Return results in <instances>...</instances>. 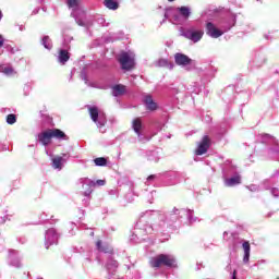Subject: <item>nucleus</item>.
I'll list each match as a JSON object with an SVG mask.
<instances>
[{
	"label": "nucleus",
	"mask_w": 279,
	"mask_h": 279,
	"mask_svg": "<svg viewBox=\"0 0 279 279\" xmlns=\"http://www.w3.org/2000/svg\"><path fill=\"white\" fill-rule=\"evenodd\" d=\"M257 1H263V0H257Z\"/></svg>",
	"instance_id": "obj_46"
},
{
	"label": "nucleus",
	"mask_w": 279,
	"mask_h": 279,
	"mask_svg": "<svg viewBox=\"0 0 279 279\" xmlns=\"http://www.w3.org/2000/svg\"><path fill=\"white\" fill-rule=\"evenodd\" d=\"M232 238L234 239V234H232Z\"/></svg>",
	"instance_id": "obj_44"
},
{
	"label": "nucleus",
	"mask_w": 279,
	"mask_h": 279,
	"mask_svg": "<svg viewBox=\"0 0 279 279\" xmlns=\"http://www.w3.org/2000/svg\"><path fill=\"white\" fill-rule=\"evenodd\" d=\"M56 243H58V233L56 232V229H49L45 235L46 250H49V245H53Z\"/></svg>",
	"instance_id": "obj_8"
},
{
	"label": "nucleus",
	"mask_w": 279,
	"mask_h": 279,
	"mask_svg": "<svg viewBox=\"0 0 279 279\" xmlns=\"http://www.w3.org/2000/svg\"><path fill=\"white\" fill-rule=\"evenodd\" d=\"M7 123L9 125H14V123H16V116L13 113L7 116Z\"/></svg>",
	"instance_id": "obj_27"
},
{
	"label": "nucleus",
	"mask_w": 279,
	"mask_h": 279,
	"mask_svg": "<svg viewBox=\"0 0 279 279\" xmlns=\"http://www.w3.org/2000/svg\"><path fill=\"white\" fill-rule=\"evenodd\" d=\"M262 143H267V141H271V135L269 134H262Z\"/></svg>",
	"instance_id": "obj_30"
},
{
	"label": "nucleus",
	"mask_w": 279,
	"mask_h": 279,
	"mask_svg": "<svg viewBox=\"0 0 279 279\" xmlns=\"http://www.w3.org/2000/svg\"><path fill=\"white\" fill-rule=\"evenodd\" d=\"M3 19V13L0 11V21Z\"/></svg>",
	"instance_id": "obj_39"
},
{
	"label": "nucleus",
	"mask_w": 279,
	"mask_h": 279,
	"mask_svg": "<svg viewBox=\"0 0 279 279\" xmlns=\"http://www.w3.org/2000/svg\"><path fill=\"white\" fill-rule=\"evenodd\" d=\"M210 148V137L208 135H205L201 143L198 144V147L196 149V156H204L206 151Z\"/></svg>",
	"instance_id": "obj_7"
},
{
	"label": "nucleus",
	"mask_w": 279,
	"mask_h": 279,
	"mask_svg": "<svg viewBox=\"0 0 279 279\" xmlns=\"http://www.w3.org/2000/svg\"><path fill=\"white\" fill-rule=\"evenodd\" d=\"M247 189H250L251 191H258V186L256 185H251Z\"/></svg>",
	"instance_id": "obj_33"
},
{
	"label": "nucleus",
	"mask_w": 279,
	"mask_h": 279,
	"mask_svg": "<svg viewBox=\"0 0 279 279\" xmlns=\"http://www.w3.org/2000/svg\"><path fill=\"white\" fill-rule=\"evenodd\" d=\"M0 73H4V75H14V69L8 64L0 65Z\"/></svg>",
	"instance_id": "obj_22"
},
{
	"label": "nucleus",
	"mask_w": 279,
	"mask_h": 279,
	"mask_svg": "<svg viewBox=\"0 0 279 279\" xmlns=\"http://www.w3.org/2000/svg\"><path fill=\"white\" fill-rule=\"evenodd\" d=\"M96 247L99 252H104L105 254L112 252V248H110V246H102L101 241H98L96 243Z\"/></svg>",
	"instance_id": "obj_24"
},
{
	"label": "nucleus",
	"mask_w": 279,
	"mask_h": 279,
	"mask_svg": "<svg viewBox=\"0 0 279 279\" xmlns=\"http://www.w3.org/2000/svg\"><path fill=\"white\" fill-rule=\"evenodd\" d=\"M240 182H241V175L239 174L225 179V184L227 186H236V184H239Z\"/></svg>",
	"instance_id": "obj_18"
},
{
	"label": "nucleus",
	"mask_w": 279,
	"mask_h": 279,
	"mask_svg": "<svg viewBox=\"0 0 279 279\" xmlns=\"http://www.w3.org/2000/svg\"><path fill=\"white\" fill-rule=\"evenodd\" d=\"M232 279H236V271L233 272Z\"/></svg>",
	"instance_id": "obj_38"
},
{
	"label": "nucleus",
	"mask_w": 279,
	"mask_h": 279,
	"mask_svg": "<svg viewBox=\"0 0 279 279\" xmlns=\"http://www.w3.org/2000/svg\"><path fill=\"white\" fill-rule=\"evenodd\" d=\"M51 138H53V137L51 135L50 129L38 134L39 143L44 144L45 146H47V145H49V143H51Z\"/></svg>",
	"instance_id": "obj_12"
},
{
	"label": "nucleus",
	"mask_w": 279,
	"mask_h": 279,
	"mask_svg": "<svg viewBox=\"0 0 279 279\" xmlns=\"http://www.w3.org/2000/svg\"><path fill=\"white\" fill-rule=\"evenodd\" d=\"M270 193H271L272 197H279V190H278V187H272L270 190Z\"/></svg>",
	"instance_id": "obj_32"
},
{
	"label": "nucleus",
	"mask_w": 279,
	"mask_h": 279,
	"mask_svg": "<svg viewBox=\"0 0 279 279\" xmlns=\"http://www.w3.org/2000/svg\"><path fill=\"white\" fill-rule=\"evenodd\" d=\"M269 156L275 158V160H279V150L276 148H270Z\"/></svg>",
	"instance_id": "obj_28"
},
{
	"label": "nucleus",
	"mask_w": 279,
	"mask_h": 279,
	"mask_svg": "<svg viewBox=\"0 0 279 279\" xmlns=\"http://www.w3.org/2000/svg\"><path fill=\"white\" fill-rule=\"evenodd\" d=\"M242 247L243 250H245V242H242Z\"/></svg>",
	"instance_id": "obj_40"
},
{
	"label": "nucleus",
	"mask_w": 279,
	"mask_h": 279,
	"mask_svg": "<svg viewBox=\"0 0 279 279\" xmlns=\"http://www.w3.org/2000/svg\"><path fill=\"white\" fill-rule=\"evenodd\" d=\"M82 16H84V13H82Z\"/></svg>",
	"instance_id": "obj_45"
},
{
	"label": "nucleus",
	"mask_w": 279,
	"mask_h": 279,
	"mask_svg": "<svg viewBox=\"0 0 279 279\" xmlns=\"http://www.w3.org/2000/svg\"><path fill=\"white\" fill-rule=\"evenodd\" d=\"M144 104H145L147 110H156V108H158V105L156 102H154V98H151L150 95H146L144 97Z\"/></svg>",
	"instance_id": "obj_17"
},
{
	"label": "nucleus",
	"mask_w": 279,
	"mask_h": 279,
	"mask_svg": "<svg viewBox=\"0 0 279 279\" xmlns=\"http://www.w3.org/2000/svg\"><path fill=\"white\" fill-rule=\"evenodd\" d=\"M80 184H82L83 189L85 191L83 192V195L85 197H89L90 193H93V186H105L106 180H97L96 182L88 179V178H82L78 180Z\"/></svg>",
	"instance_id": "obj_3"
},
{
	"label": "nucleus",
	"mask_w": 279,
	"mask_h": 279,
	"mask_svg": "<svg viewBox=\"0 0 279 279\" xmlns=\"http://www.w3.org/2000/svg\"><path fill=\"white\" fill-rule=\"evenodd\" d=\"M179 210L178 209H174V215H178Z\"/></svg>",
	"instance_id": "obj_42"
},
{
	"label": "nucleus",
	"mask_w": 279,
	"mask_h": 279,
	"mask_svg": "<svg viewBox=\"0 0 279 279\" xmlns=\"http://www.w3.org/2000/svg\"><path fill=\"white\" fill-rule=\"evenodd\" d=\"M182 213H186L187 214V218H189V221L191 222V223H193V211H191L190 209L189 210H182Z\"/></svg>",
	"instance_id": "obj_31"
},
{
	"label": "nucleus",
	"mask_w": 279,
	"mask_h": 279,
	"mask_svg": "<svg viewBox=\"0 0 279 279\" xmlns=\"http://www.w3.org/2000/svg\"><path fill=\"white\" fill-rule=\"evenodd\" d=\"M50 134L52 138H57L58 141H69V136L59 129H50Z\"/></svg>",
	"instance_id": "obj_14"
},
{
	"label": "nucleus",
	"mask_w": 279,
	"mask_h": 279,
	"mask_svg": "<svg viewBox=\"0 0 279 279\" xmlns=\"http://www.w3.org/2000/svg\"><path fill=\"white\" fill-rule=\"evenodd\" d=\"M41 45L45 47V49H52L53 44L51 43V38L49 36H45L41 40Z\"/></svg>",
	"instance_id": "obj_23"
},
{
	"label": "nucleus",
	"mask_w": 279,
	"mask_h": 279,
	"mask_svg": "<svg viewBox=\"0 0 279 279\" xmlns=\"http://www.w3.org/2000/svg\"><path fill=\"white\" fill-rule=\"evenodd\" d=\"M71 58V54H69V51L61 49L59 52V62L61 64H66L69 62V59Z\"/></svg>",
	"instance_id": "obj_19"
},
{
	"label": "nucleus",
	"mask_w": 279,
	"mask_h": 279,
	"mask_svg": "<svg viewBox=\"0 0 279 279\" xmlns=\"http://www.w3.org/2000/svg\"><path fill=\"white\" fill-rule=\"evenodd\" d=\"M125 93H128V89L122 84L114 85L112 87V95H113V97H121V96L125 95Z\"/></svg>",
	"instance_id": "obj_15"
},
{
	"label": "nucleus",
	"mask_w": 279,
	"mask_h": 279,
	"mask_svg": "<svg viewBox=\"0 0 279 279\" xmlns=\"http://www.w3.org/2000/svg\"><path fill=\"white\" fill-rule=\"evenodd\" d=\"M174 60H175V64H178L179 66H189V64H191V62H193V60H191V58H189L186 54H182V53H177L174 56Z\"/></svg>",
	"instance_id": "obj_10"
},
{
	"label": "nucleus",
	"mask_w": 279,
	"mask_h": 279,
	"mask_svg": "<svg viewBox=\"0 0 279 279\" xmlns=\"http://www.w3.org/2000/svg\"><path fill=\"white\" fill-rule=\"evenodd\" d=\"M181 36H184V38H187V40H192V43H199L202 38L204 37V31L202 28H197L195 26H192L190 28H180Z\"/></svg>",
	"instance_id": "obj_2"
},
{
	"label": "nucleus",
	"mask_w": 279,
	"mask_h": 279,
	"mask_svg": "<svg viewBox=\"0 0 279 279\" xmlns=\"http://www.w3.org/2000/svg\"><path fill=\"white\" fill-rule=\"evenodd\" d=\"M89 116L94 123H96L97 128H104V125H106V113L99 112L97 107H89Z\"/></svg>",
	"instance_id": "obj_5"
},
{
	"label": "nucleus",
	"mask_w": 279,
	"mask_h": 279,
	"mask_svg": "<svg viewBox=\"0 0 279 279\" xmlns=\"http://www.w3.org/2000/svg\"><path fill=\"white\" fill-rule=\"evenodd\" d=\"M250 260V242H245V263Z\"/></svg>",
	"instance_id": "obj_29"
},
{
	"label": "nucleus",
	"mask_w": 279,
	"mask_h": 279,
	"mask_svg": "<svg viewBox=\"0 0 279 279\" xmlns=\"http://www.w3.org/2000/svg\"><path fill=\"white\" fill-rule=\"evenodd\" d=\"M94 162H95L96 167H106V165H108V160L104 157H98V158L94 159Z\"/></svg>",
	"instance_id": "obj_25"
},
{
	"label": "nucleus",
	"mask_w": 279,
	"mask_h": 279,
	"mask_svg": "<svg viewBox=\"0 0 279 279\" xmlns=\"http://www.w3.org/2000/svg\"><path fill=\"white\" fill-rule=\"evenodd\" d=\"M5 41V39H3V36L0 35V47H3V43Z\"/></svg>",
	"instance_id": "obj_34"
},
{
	"label": "nucleus",
	"mask_w": 279,
	"mask_h": 279,
	"mask_svg": "<svg viewBox=\"0 0 279 279\" xmlns=\"http://www.w3.org/2000/svg\"><path fill=\"white\" fill-rule=\"evenodd\" d=\"M14 256H16V252H13V253L11 254V265H12L13 267H21V260L14 259Z\"/></svg>",
	"instance_id": "obj_26"
},
{
	"label": "nucleus",
	"mask_w": 279,
	"mask_h": 279,
	"mask_svg": "<svg viewBox=\"0 0 279 279\" xmlns=\"http://www.w3.org/2000/svg\"><path fill=\"white\" fill-rule=\"evenodd\" d=\"M223 239H225V240H228V232H225V233H223Z\"/></svg>",
	"instance_id": "obj_37"
},
{
	"label": "nucleus",
	"mask_w": 279,
	"mask_h": 279,
	"mask_svg": "<svg viewBox=\"0 0 279 279\" xmlns=\"http://www.w3.org/2000/svg\"><path fill=\"white\" fill-rule=\"evenodd\" d=\"M159 64H160V66H165V64H167V60H160Z\"/></svg>",
	"instance_id": "obj_36"
},
{
	"label": "nucleus",
	"mask_w": 279,
	"mask_h": 279,
	"mask_svg": "<svg viewBox=\"0 0 279 279\" xmlns=\"http://www.w3.org/2000/svg\"><path fill=\"white\" fill-rule=\"evenodd\" d=\"M66 160H69V155L68 154H63L62 157L57 156L54 158H52V167L53 169H62L64 162H66Z\"/></svg>",
	"instance_id": "obj_11"
},
{
	"label": "nucleus",
	"mask_w": 279,
	"mask_h": 279,
	"mask_svg": "<svg viewBox=\"0 0 279 279\" xmlns=\"http://www.w3.org/2000/svg\"><path fill=\"white\" fill-rule=\"evenodd\" d=\"M108 269H110V264L107 265Z\"/></svg>",
	"instance_id": "obj_43"
},
{
	"label": "nucleus",
	"mask_w": 279,
	"mask_h": 279,
	"mask_svg": "<svg viewBox=\"0 0 279 279\" xmlns=\"http://www.w3.org/2000/svg\"><path fill=\"white\" fill-rule=\"evenodd\" d=\"M112 265H113L114 267H117V262H116V260H113V262H112Z\"/></svg>",
	"instance_id": "obj_41"
},
{
	"label": "nucleus",
	"mask_w": 279,
	"mask_h": 279,
	"mask_svg": "<svg viewBox=\"0 0 279 279\" xmlns=\"http://www.w3.org/2000/svg\"><path fill=\"white\" fill-rule=\"evenodd\" d=\"M69 8L73 9L72 16H74L77 25H81V27H84V20L77 17V8L80 5V0H68Z\"/></svg>",
	"instance_id": "obj_9"
},
{
	"label": "nucleus",
	"mask_w": 279,
	"mask_h": 279,
	"mask_svg": "<svg viewBox=\"0 0 279 279\" xmlns=\"http://www.w3.org/2000/svg\"><path fill=\"white\" fill-rule=\"evenodd\" d=\"M104 4L109 10H118L119 9V2L117 0H105Z\"/></svg>",
	"instance_id": "obj_21"
},
{
	"label": "nucleus",
	"mask_w": 279,
	"mask_h": 279,
	"mask_svg": "<svg viewBox=\"0 0 279 279\" xmlns=\"http://www.w3.org/2000/svg\"><path fill=\"white\" fill-rule=\"evenodd\" d=\"M178 11L182 15L183 21H187L191 16V9H189V7H181L178 9Z\"/></svg>",
	"instance_id": "obj_20"
},
{
	"label": "nucleus",
	"mask_w": 279,
	"mask_h": 279,
	"mask_svg": "<svg viewBox=\"0 0 279 279\" xmlns=\"http://www.w3.org/2000/svg\"><path fill=\"white\" fill-rule=\"evenodd\" d=\"M136 226L145 234H151V232H154V227H151V225H145V217H142Z\"/></svg>",
	"instance_id": "obj_13"
},
{
	"label": "nucleus",
	"mask_w": 279,
	"mask_h": 279,
	"mask_svg": "<svg viewBox=\"0 0 279 279\" xmlns=\"http://www.w3.org/2000/svg\"><path fill=\"white\" fill-rule=\"evenodd\" d=\"M118 60L123 71L134 69V54L132 52H121Z\"/></svg>",
	"instance_id": "obj_4"
},
{
	"label": "nucleus",
	"mask_w": 279,
	"mask_h": 279,
	"mask_svg": "<svg viewBox=\"0 0 279 279\" xmlns=\"http://www.w3.org/2000/svg\"><path fill=\"white\" fill-rule=\"evenodd\" d=\"M143 128V122L141 121V118H136L133 121V130L137 134L140 141H143V135L141 134V129Z\"/></svg>",
	"instance_id": "obj_16"
},
{
	"label": "nucleus",
	"mask_w": 279,
	"mask_h": 279,
	"mask_svg": "<svg viewBox=\"0 0 279 279\" xmlns=\"http://www.w3.org/2000/svg\"><path fill=\"white\" fill-rule=\"evenodd\" d=\"M156 179V175L151 174L147 178V182H150V180H155Z\"/></svg>",
	"instance_id": "obj_35"
},
{
	"label": "nucleus",
	"mask_w": 279,
	"mask_h": 279,
	"mask_svg": "<svg viewBox=\"0 0 279 279\" xmlns=\"http://www.w3.org/2000/svg\"><path fill=\"white\" fill-rule=\"evenodd\" d=\"M206 29H207V35L210 36V38H219L220 36H223V33L228 32V29H230V27L221 31V29L217 28V26H215V24H213V22H209L206 25Z\"/></svg>",
	"instance_id": "obj_6"
},
{
	"label": "nucleus",
	"mask_w": 279,
	"mask_h": 279,
	"mask_svg": "<svg viewBox=\"0 0 279 279\" xmlns=\"http://www.w3.org/2000/svg\"><path fill=\"white\" fill-rule=\"evenodd\" d=\"M149 265L154 269L160 267H175V257L169 254H159L150 259Z\"/></svg>",
	"instance_id": "obj_1"
}]
</instances>
